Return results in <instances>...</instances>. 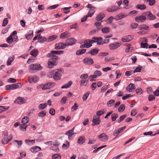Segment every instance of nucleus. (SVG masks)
<instances>
[{"label":"nucleus","instance_id":"obj_1","mask_svg":"<svg viewBox=\"0 0 159 159\" xmlns=\"http://www.w3.org/2000/svg\"><path fill=\"white\" fill-rule=\"evenodd\" d=\"M63 73V70L59 68L55 69L51 71L48 73V75L49 77H52L55 80H58L61 79Z\"/></svg>","mask_w":159,"mask_h":159},{"label":"nucleus","instance_id":"obj_2","mask_svg":"<svg viewBox=\"0 0 159 159\" xmlns=\"http://www.w3.org/2000/svg\"><path fill=\"white\" fill-rule=\"evenodd\" d=\"M29 70L30 72L33 73L34 71H39L41 70L43 67L39 64H32L30 65L29 66Z\"/></svg>","mask_w":159,"mask_h":159},{"label":"nucleus","instance_id":"obj_3","mask_svg":"<svg viewBox=\"0 0 159 159\" xmlns=\"http://www.w3.org/2000/svg\"><path fill=\"white\" fill-rule=\"evenodd\" d=\"M138 28L141 31L138 32V34H144L148 33L147 31L149 30V27L145 24H142L140 25Z\"/></svg>","mask_w":159,"mask_h":159},{"label":"nucleus","instance_id":"obj_4","mask_svg":"<svg viewBox=\"0 0 159 159\" xmlns=\"http://www.w3.org/2000/svg\"><path fill=\"white\" fill-rule=\"evenodd\" d=\"M58 63L57 59L54 58V59L50 58L48 60V65L49 68H52L54 66H56Z\"/></svg>","mask_w":159,"mask_h":159},{"label":"nucleus","instance_id":"obj_5","mask_svg":"<svg viewBox=\"0 0 159 159\" xmlns=\"http://www.w3.org/2000/svg\"><path fill=\"white\" fill-rule=\"evenodd\" d=\"M19 84L22 86L23 84L21 83H18L11 85H7L5 86V89L7 90H13L18 88L19 87Z\"/></svg>","mask_w":159,"mask_h":159},{"label":"nucleus","instance_id":"obj_6","mask_svg":"<svg viewBox=\"0 0 159 159\" xmlns=\"http://www.w3.org/2000/svg\"><path fill=\"white\" fill-rule=\"evenodd\" d=\"M76 40L74 38H70L66 39V40L65 43L66 44V46H67L75 44L76 43Z\"/></svg>","mask_w":159,"mask_h":159},{"label":"nucleus","instance_id":"obj_7","mask_svg":"<svg viewBox=\"0 0 159 159\" xmlns=\"http://www.w3.org/2000/svg\"><path fill=\"white\" fill-rule=\"evenodd\" d=\"M66 46L65 43L61 42L57 43L55 45V49H64Z\"/></svg>","mask_w":159,"mask_h":159},{"label":"nucleus","instance_id":"obj_8","mask_svg":"<svg viewBox=\"0 0 159 159\" xmlns=\"http://www.w3.org/2000/svg\"><path fill=\"white\" fill-rule=\"evenodd\" d=\"M25 99L23 97H19L15 100L14 102L16 103L21 104L25 103Z\"/></svg>","mask_w":159,"mask_h":159},{"label":"nucleus","instance_id":"obj_9","mask_svg":"<svg viewBox=\"0 0 159 159\" xmlns=\"http://www.w3.org/2000/svg\"><path fill=\"white\" fill-rule=\"evenodd\" d=\"M147 16V18L150 20H153L156 18V16H154L150 11H147L143 13Z\"/></svg>","mask_w":159,"mask_h":159},{"label":"nucleus","instance_id":"obj_10","mask_svg":"<svg viewBox=\"0 0 159 159\" xmlns=\"http://www.w3.org/2000/svg\"><path fill=\"white\" fill-rule=\"evenodd\" d=\"M120 43L116 42L114 43H112L109 45V47L110 50H113L117 48L120 46Z\"/></svg>","mask_w":159,"mask_h":159},{"label":"nucleus","instance_id":"obj_11","mask_svg":"<svg viewBox=\"0 0 159 159\" xmlns=\"http://www.w3.org/2000/svg\"><path fill=\"white\" fill-rule=\"evenodd\" d=\"M83 62L84 64L88 65H91L93 63V60L91 58L86 57L83 60Z\"/></svg>","mask_w":159,"mask_h":159},{"label":"nucleus","instance_id":"obj_12","mask_svg":"<svg viewBox=\"0 0 159 159\" xmlns=\"http://www.w3.org/2000/svg\"><path fill=\"white\" fill-rule=\"evenodd\" d=\"M28 80L30 83H31L33 82H37L38 81L39 79L36 75L30 76L29 77Z\"/></svg>","mask_w":159,"mask_h":159},{"label":"nucleus","instance_id":"obj_13","mask_svg":"<svg viewBox=\"0 0 159 159\" xmlns=\"http://www.w3.org/2000/svg\"><path fill=\"white\" fill-rule=\"evenodd\" d=\"M98 138L101 141L103 142L106 141L108 139V136L104 133L100 134Z\"/></svg>","mask_w":159,"mask_h":159},{"label":"nucleus","instance_id":"obj_14","mask_svg":"<svg viewBox=\"0 0 159 159\" xmlns=\"http://www.w3.org/2000/svg\"><path fill=\"white\" fill-rule=\"evenodd\" d=\"M64 52L62 50H59V51H51L50 53H48L47 55V57H49L51 56V55L54 53L56 55H60L61 54H62Z\"/></svg>","mask_w":159,"mask_h":159},{"label":"nucleus","instance_id":"obj_15","mask_svg":"<svg viewBox=\"0 0 159 159\" xmlns=\"http://www.w3.org/2000/svg\"><path fill=\"white\" fill-rule=\"evenodd\" d=\"M55 84L54 83H48L45 84L43 86V87L42 88L43 90H45L47 89H49L53 87Z\"/></svg>","mask_w":159,"mask_h":159},{"label":"nucleus","instance_id":"obj_16","mask_svg":"<svg viewBox=\"0 0 159 159\" xmlns=\"http://www.w3.org/2000/svg\"><path fill=\"white\" fill-rule=\"evenodd\" d=\"M146 18L145 16H137L135 18V20L137 22H143L145 20Z\"/></svg>","mask_w":159,"mask_h":159},{"label":"nucleus","instance_id":"obj_17","mask_svg":"<svg viewBox=\"0 0 159 159\" xmlns=\"http://www.w3.org/2000/svg\"><path fill=\"white\" fill-rule=\"evenodd\" d=\"M92 122H93L92 125L94 126L95 125H99L101 122V120L99 118H96V117H93Z\"/></svg>","mask_w":159,"mask_h":159},{"label":"nucleus","instance_id":"obj_18","mask_svg":"<svg viewBox=\"0 0 159 159\" xmlns=\"http://www.w3.org/2000/svg\"><path fill=\"white\" fill-rule=\"evenodd\" d=\"M135 89V85L132 83L130 84L126 88V89L127 91L130 92H132L133 90Z\"/></svg>","mask_w":159,"mask_h":159},{"label":"nucleus","instance_id":"obj_19","mask_svg":"<svg viewBox=\"0 0 159 159\" xmlns=\"http://www.w3.org/2000/svg\"><path fill=\"white\" fill-rule=\"evenodd\" d=\"M71 36L70 33L69 32H64L62 33L60 36V38L64 39L68 38Z\"/></svg>","mask_w":159,"mask_h":159},{"label":"nucleus","instance_id":"obj_20","mask_svg":"<svg viewBox=\"0 0 159 159\" xmlns=\"http://www.w3.org/2000/svg\"><path fill=\"white\" fill-rule=\"evenodd\" d=\"M132 37V36L130 35H127L122 38L121 39V40L124 42H129L133 39Z\"/></svg>","mask_w":159,"mask_h":159},{"label":"nucleus","instance_id":"obj_21","mask_svg":"<svg viewBox=\"0 0 159 159\" xmlns=\"http://www.w3.org/2000/svg\"><path fill=\"white\" fill-rule=\"evenodd\" d=\"M105 15L103 13H100L97 16L96 18V20L100 21L103 19L105 17Z\"/></svg>","mask_w":159,"mask_h":159},{"label":"nucleus","instance_id":"obj_22","mask_svg":"<svg viewBox=\"0 0 159 159\" xmlns=\"http://www.w3.org/2000/svg\"><path fill=\"white\" fill-rule=\"evenodd\" d=\"M118 9L117 7L114 6L111 8H107V10L108 12H112L117 11Z\"/></svg>","mask_w":159,"mask_h":159},{"label":"nucleus","instance_id":"obj_23","mask_svg":"<svg viewBox=\"0 0 159 159\" xmlns=\"http://www.w3.org/2000/svg\"><path fill=\"white\" fill-rule=\"evenodd\" d=\"M72 84V82L71 81H69L67 83L63 85L61 87L62 89H67L69 88Z\"/></svg>","mask_w":159,"mask_h":159},{"label":"nucleus","instance_id":"obj_24","mask_svg":"<svg viewBox=\"0 0 159 159\" xmlns=\"http://www.w3.org/2000/svg\"><path fill=\"white\" fill-rule=\"evenodd\" d=\"M85 141V139L84 137L82 136L79 137L78 140L77 142L79 144H82L84 143Z\"/></svg>","mask_w":159,"mask_h":159},{"label":"nucleus","instance_id":"obj_25","mask_svg":"<svg viewBox=\"0 0 159 159\" xmlns=\"http://www.w3.org/2000/svg\"><path fill=\"white\" fill-rule=\"evenodd\" d=\"M30 121L29 118L27 116H25L22 119L21 122L24 125H26Z\"/></svg>","mask_w":159,"mask_h":159},{"label":"nucleus","instance_id":"obj_26","mask_svg":"<svg viewBox=\"0 0 159 159\" xmlns=\"http://www.w3.org/2000/svg\"><path fill=\"white\" fill-rule=\"evenodd\" d=\"M41 149L40 147H39L36 146L35 147H33L30 149V150L32 152H36L38 151H39Z\"/></svg>","mask_w":159,"mask_h":159},{"label":"nucleus","instance_id":"obj_27","mask_svg":"<svg viewBox=\"0 0 159 159\" xmlns=\"http://www.w3.org/2000/svg\"><path fill=\"white\" fill-rule=\"evenodd\" d=\"M99 52V49L97 48H94L92 49L90 51V52L88 53H90L92 55H96Z\"/></svg>","mask_w":159,"mask_h":159},{"label":"nucleus","instance_id":"obj_28","mask_svg":"<svg viewBox=\"0 0 159 159\" xmlns=\"http://www.w3.org/2000/svg\"><path fill=\"white\" fill-rule=\"evenodd\" d=\"M38 53V51L36 49L32 50L30 52V54L33 56L36 57Z\"/></svg>","mask_w":159,"mask_h":159},{"label":"nucleus","instance_id":"obj_29","mask_svg":"<svg viewBox=\"0 0 159 159\" xmlns=\"http://www.w3.org/2000/svg\"><path fill=\"white\" fill-rule=\"evenodd\" d=\"M86 49H80L76 52V54L77 55H80L86 52Z\"/></svg>","mask_w":159,"mask_h":159},{"label":"nucleus","instance_id":"obj_30","mask_svg":"<svg viewBox=\"0 0 159 159\" xmlns=\"http://www.w3.org/2000/svg\"><path fill=\"white\" fill-rule=\"evenodd\" d=\"M15 58V57L13 55L11 57H10L8 58V61L7 62V66L10 65L11 63L13 61Z\"/></svg>","mask_w":159,"mask_h":159},{"label":"nucleus","instance_id":"obj_31","mask_svg":"<svg viewBox=\"0 0 159 159\" xmlns=\"http://www.w3.org/2000/svg\"><path fill=\"white\" fill-rule=\"evenodd\" d=\"M57 36L56 35H52L50 36H49L47 39V42H50L51 41H53L56 39Z\"/></svg>","mask_w":159,"mask_h":159},{"label":"nucleus","instance_id":"obj_32","mask_svg":"<svg viewBox=\"0 0 159 159\" xmlns=\"http://www.w3.org/2000/svg\"><path fill=\"white\" fill-rule=\"evenodd\" d=\"M33 31H29V34H28L26 35H25V38L27 39V40H30L33 37Z\"/></svg>","mask_w":159,"mask_h":159},{"label":"nucleus","instance_id":"obj_33","mask_svg":"<svg viewBox=\"0 0 159 159\" xmlns=\"http://www.w3.org/2000/svg\"><path fill=\"white\" fill-rule=\"evenodd\" d=\"M9 107L5 106H0V113L6 111L9 108Z\"/></svg>","mask_w":159,"mask_h":159},{"label":"nucleus","instance_id":"obj_34","mask_svg":"<svg viewBox=\"0 0 159 159\" xmlns=\"http://www.w3.org/2000/svg\"><path fill=\"white\" fill-rule=\"evenodd\" d=\"M103 33L106 34L109 33L110 32V28L108 27H105L102 30Z\"/></svg>","mask_w":159,"mask_h":159},{"label":"nucleus","instance_id":"obj_35","mask_svg":"<svg viewBox=\"0 0 159 159\" xmlns=\"http://www.w3.org/2000/svg\"><path fill=\"white\" fill-rule=\"evenodd\" d=\"M136 8L141 10H143L146 8V7L145 4L139 5L136 6Z\"/></svg>","mask_w":159,"mask_h":159},{"label":"nucleus","instance_id":"obj_36","mask_svg":"<svg viewBox=\"0 0 159 159\" xmlns=\"http://www.w3.org/2000/svg\"><path fill=\"white\" fill-rule=\"evenodd\" d=\"M13 143V144H15L16 143L19 147L18 148L20 147L21 145L22 144V141L21 140H15L12 141Z\"/></svg>","mask_w":159,"mask_h":159},{"label":"nucleus","instance_id":"obj_37","mask_svg":"<svg viewBox=\"0 0 159 159\" xmlns=\"http://www.w3.org/2000/svg\"><path fill=\"white\" fill-rule=\"evenodd\" d=\"M27 126V125H24L23 124L20 125V129L23 131H25L26 129Z\"/></svg>","mask_w":159,"mask_h":159},{"label":"nucleus","instance_id":"obj_38","mask_svg":"<svg viewBox=\"0 0 159 159\" xmlns=\"http://www.w3.org/2000/svg\"><path fill=\"white\" fill-rule=\"evenodd\" d=\"M94 25L96 26L98 30H101L102 26L101 23L99 22H96L94 23Z\"/></svg>","mask_w":159,"mask_h":159},{"label":"nucleus","instance_id":"obj_39","mask_svg":"<svg viewBox=\"0 0 159 159\" xmlns=\"http://www.w3.org/2000/svg\"><path fill=\"white\" fill-rule=\"evenodd\" d=\"M93 39L94 41L95 42L98 43L99 42H100V41H102V38L101 37H93L92 38Z\"/></svg>","mask_w":159,"mask_h":159},{"label":"nucleus","instance_id":"obj_40","mask_svg":"<svg viewBox=\"0 0 159 159\" xmlns=\"http://www.w3.org/2000/svg\"><path fill=\"white\" fill-rule=\"evenodd\" d=\"M118 116V114L116 113L113 114L111 115V120L112 121H115Z\"/></svg>","mask_w":159,"mask_h":159},{"label":"nucleus","instance_id":"obj_41","mask_svg":"<svg viewBox=\"0 0 159 159\" xmlns=\"http://www.w3.org/2000/svg\"><path fill=\"white\" fill-rule=\"evenodd\" d=\"M45 42H47V39L45 37H41V38L39 40L38 42L42 43Z\"/></svg>","mask_w":159,"mask_h":159},{"label":"nucleus","instance_id":"obj_42","mask_svg":"<svg viewBox=\"0 0 159 159\" xmlns=\"http://www.w3.org/2000/svg\"><path fill=\"white\" fill-rule=\"evenodd\" d=\"M47 104L46 103L43 104H40L39 106V109L40 110H43L44 109L47 107Z\"/></svg>","mask_w":159,"mask_h":159},{"label":"nucleus","instance_id":"obj_43","mask_svg":"<svg viewBox=\"0 0 159 159\" xmlns=\"http://www.w3.org/2000/svg\"><path fill=\"white\" fill-rule=\"evenodd\" d=\"M93 74L97 78L98 76L102 75V73L99 70H96L94 72Z\"/></svg>","mask_w":159,"mask_h":159},{"label":"nucleus","instance_id":"obj_44","mask_svg":"<svg viewBox=\"0 0 159 159\" xmlns=\"http://www.w3.org/2000/svg\"><path fill=\"white\" fill-rule=\"evenodd\" d=\"M88 80H82L81 81L80 83V85L81 86H85L88 84Z\"/></svg>","mask_w":159,"mask_h":159},{"label":"nucleus","instance_id":"obj_45","mask_svg":"<svg viewBox=\"0 0 159 159\" xmlns=\"http://www.w3.org/2000/svg\"><path fill=\"white\" fill-rule=\"evenodd\" d=\"M125 108V106L124 104H121L118 109L119 112H122L123 111Z\"/></svg>","mask_w":159,"mask_h":159},{"label":"nucleus","instance_id":"obj_46","mask_svg":"<svg viewBox=\"0 0 159 159\" xmlns=\"http://www.w3.org/2000/svg\"><path fill=\"white\" fill-rule=\"evenodd\" d=\"M109 42V40L108 39H105L103 42L102 41H100V42H99L97 43V44L98 45H101L105 43H107Z\"/></svg>","mask_w":159,"mask_h":159},{"label":"nucleus","instance_id":"obj_47","mask_svg":"<svg viewBox=\"0 0 159 159\" xmlns=\"http://www.w3.org/2000/svg\"><path fill=\"white\" fill-rule=\"evenodd\" d=\"M46 112L44 111H42L38 114V116L40 117H43L45 116Z\"/></svg>","mask_w":159,"mask_h":159},{"label":"nucleus","instance_id":"obj_48","mask_svg":"<svg viewBox=\"0 0 159 159\" xmlns=\"http://www.w3.org/2000/svg\"><path fill=\"white\" fill-rule=\"evenodd\" d=\"M78 107V106L77 104L75 102L74 103V105L72 106L71 108V110L72 111H74L77 109Z\"/></svg>","mask_w":159,"mask_h":159},{"label":"nucleus","instance_id":"obj_49","mask_svg":"<svg viewBox=\"0 0 159 159\" xmlns=\"http://www.w3.org/2000/svg\"><path fill=\"white\" fill-rule=\"evenodd\" d=\"M52 158L53 159H61V156L58 154H54L52 156Z\"/></svg>","mask_w":159,"mask_h":159},{"label":"nucleus","instance_id":"obj_50","mask_svg":"<svg viewBox=\"0 0 159 159\" xmlns=\"http://www.w3.org/2000/svg\"><path fill=\"white\" fill-rule=\"evenodd\" d=\"M115 102L114 100H111L107 102V105L108 107H111L114 104Z\"/></svg>","mask_w":159,"mask_h":159},{"label":"nucleus","instance_id":"obj_51","mask_svg":"<svg viewBox=\"0 0 159 159\" xmlns=\"http://www.w3.org/2000/svg\"><path fill=\"white\" fill-rule=\"evenodd\" d=\"M149 44L147 43H141L140 44V46L141 48H147L149 46Z\"/></svg>","mask_w":159,"mask_h":159},{"label":"nucleus","instance_id":"obj_52","mask_svg":"<svg viewBox=\"0 0 159 159\" xmlns=\"http://www.w3.org/2000/svg\"><path fill=\"white\" fill-rule=\"evenodd\" d=\"M155 99V97L152 94H150L148 96V100L149 101L154 100Z\"/></svg>","mask_w":159,"mask_h":159},{"label":"nucleus","instance_id":"obj_53","mask_svg":"<svg viewBox=\"0 0 159 159\" xmlns=\"http://www.w3.org/2000/svg\"><path fill=\"white\" fill-rule=\"evenodd\" d=\"M89 94L90 93L87 92L83 95L82 99L84 101H85L87 100Z\"/></svg>","mask_w":159,"mask_h":159},{"label":"nucleus","instance_id":"obj_54","mask_svg":"<svg viewBox=\"0 0 159 159\" xmlns=\"http://www.w3.org/2000/svg\"><path fill=\"white\" fill-rule=\"evenodd\" d=\"M115 60V58L113 57H107L105 58V61H113Z\"/></svg>","mask_w":159,"mask_h":159},{"label":"nucleus","instance_id":"obj_55","mask_svg":"<svg viewBox=\"0 0 159 159\" xmlns=\"http://www.w3.org/2000/svg\"><path fill=\"white\" fill-rule=\"evenodd\" d=\"M66 144H63L62 148L64 149H66L69 147V143L68 142L66 141Z\"/></svg>","mask_w":159,"mask_h":159},{"label":"nucleus","instance_id":"obj_56","mask_svg":"<svg viewBox=\"0 0 159 159\" xmlns=\"http://www.w3.org/2000/svg\"><path fill=\"white\" fill-rule=\"evenodd\" d=\"M142 67L140 66H139L137 67L133 71V72L134 73L136 72H140L141 70Z\"/></svg>","mask_w":159,"mask_h":159},{"label":"nucleus","instance_id":"obj_57","mask_svg":"<svg viewBox=\"0 0 159 159\" xmlns=\"http://www.w3.org/2000/svg\"><path fill=\"white\" fill-rule=\"evenodd\" d=\"M66 135H67L68 136V137L69 139H70V138L71 137V136L74 135V133H72L71 132L70 130L67 131L66 133Z\"/></svg>","mask_w":159,"mask_h":159},{"label":"nucleus","instance_id":"obj_58","mask_svg":"<svg viewBox=\"0 0 159 159\" xmlns=\"http://www.w3.org/2000/svg\"><path fill=\"white\" fill-rule=\"evenodd\" d=\"M120 134V131L118 130V129H116L114 131L113 135L114 136L117 137L119 134Z\"/></svg>","mask_w":159,"mask_h":159},{"label":"nucleus","instance_id":"obj_59","mask_svg":"<svg viewBox=\"0 0 159 159\" xmlns=\"http://www.w3.org/2000/svg\"><path fill=\"white\" fill-rule=\"evenodd\" d=\"M126 115H124L121 116L119 119L118 120V123H120L121 121H122L123 120H124L125 118L126 117Z\"/></svg>","mask_w":159,"mask_h":159},{"label":"nucleus","instance_id":"obj_60","mask_svg":"<svg viewBox=\"0 0 159 159\" xmlns=\"http://www.w3.org/2000/svg\"><path fill=\"white\" fill-rule=\"evenodd\" d=\"M136 92L137 94L140 95L142 93V90L141 88L137 89L136 90Z\"/></svg>","mask_w":159,"mask_h":159},{"label":"nucleus","instance_id":"obj_61","mask_svg":"<svg viewBox=\"0 0 159 159\" xmlns=\"http://www.w3.org/2000/svg\"><path fill=\"white\" fill-rule=\"evenodd\" d=\"M130 26L132 29H135L138 26V24L136 23H133L130 24Z\"/></svg>","mask_w":159,"mask_h":159},{"label":"nucleus","instance_id":"obj_62","mask_svg":"<svg viewBox=\"0 0 159 159\" xmlns=\"http://www.w3.org/2000/svg\"><path fill=\"white\" fill-rule=\"evenodd\" d=\"M149 2V5L150 6L154 5L155 3V0H147Z\"/></svg>","mask_w":159,"mask_h":159},{"label":"nucleus","instance_id":"obj_63","mask_svg":"<svg viewBox=\"0 0 159 159\" xmlns=\"http://www.w3.org/2000/svg\"><path fill=\"white\" fill-rule=\"evenodd\" d=\"M50 149L55 151L56 152H58L59 150L58 147L52 146L50 148Z\"/></svg>","mask_w":159,"mask_h":159},{"label":"nucleus","instance_id":"obj_64","mask_svg":"<svg viewBox=\"0 0 159 159\" xmlns=\"http://www.w3.org/2000/svg\"><path fill=\"white\" fill-rule=\"evenodd\" d=\"M7 82L9 83H15L16 82V80L13 78H10L7 80Z\"/></svg>","mask_w":159,"mask_h":159}]
</instances>
